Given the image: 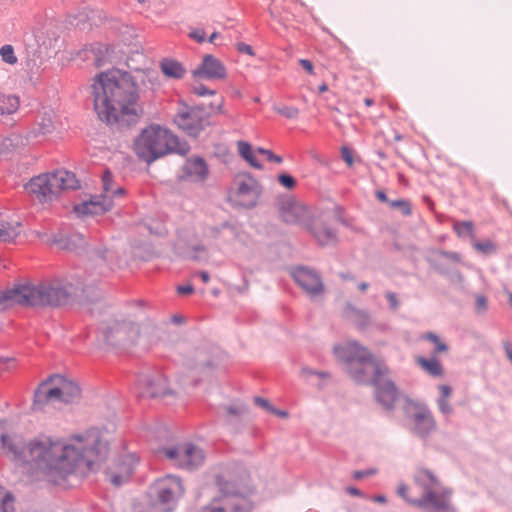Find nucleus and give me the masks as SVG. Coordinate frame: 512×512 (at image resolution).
Returning a JSON list of instances; mask_svg holds the SVG:
<instances>
[{
	"mask_svg": "<svg viewBox=\"0 0 512 512\" xmlns=\"http://www.w3.org/2000/svg\"><path fill=\"white\" fill-rule=\"evenodd\" d=\"M2 428L0 422V449L14 462L26 465L32 478L57 485L84 468L92 469L108 453V443L97 429L66 439L40 434L24 442L18 435H5Z\"/></svg>",
	"mask_w": 512,
	"mask_h": 512,
	"instance_id": "obj_1",
	"label": "nucleus"
},
{
	"mask_svg": "<svg viewBox=\"0 0 512 512\" xmlns=\"http://www.w3.org/2000/svg\"><path fill=\"white\" fill-rule=\"evenodd\" d=\"M94 109L108 124L133 121L142 114L135 79L118 70L100 73L92 84Z\"/></svg>",
	"mask_w": 512,
	"mask_h": 512,
	"instance_id": "obj_2",
	"label": "nucleus"
},
{
	"mask_svg": "<svg viewBox=\"0 0 512 512\" xmlns=\"http://www.w3.org/2000/svg\"><path fill=\"white\" fill-rule=\"evenodd\" d=\"M68 296L69 293L58 280L41 282L37 285L25 281L0 290V305L58 306L65 302Z\"/></svg>",
	"mask_w": 512,
	"mask_h": 512,
	"instance_id": "obj_3",
	"label": "nucleus"
},
{
	"mask_svg": "<svg viewBox=\"0 0 512 512\" xmlns=\"http://www.w3.org/2000/svg\"><path fill=\"white\" fill-rule=\"evenodd\" d=\"M133 149L136 155L147 163L171 152L180 154L188 152V147L181 145L176 135L158 124H151L144 128L135 139Z\"/></svg>",
	"mask_w": 512,
	"mask_h": 512,
	"instance_id": "obj_4",
	"label": "nucleus"
},
{
	"mask_svg": "<svg viewBox=\"0 0 512 512\" xmlns=\"http://www.w3.org/2000/svg\"><path fill=\"white\" fill-rule=\"evenodd\" d=\"M414 482L421 490V497L408 498V488L404 484L398 486V495L413 506L429 507L436 512H450V494L447 491H440L438 489V480L430 471L419 469L414 475Z\"/></svg>",
	"mask_w": 512,
	"mask_h": 512,
	"instance_id": "obj_5",
	"label": "nucleus"
},
{
	"mask_svg": "<svg viewBox=\"0 0 512 512\" xmlns=\"http://www.w3.org/2000/svg\"><path fill=\"white\" fill-rule=\"evenodd\" d=\"M78 187L75 175L66 170H58L53 173L41 174L32 178L25 189L32 198L45 204L55 200L64 190Z\"/></svg>",
	"mask_w": 512,
	"mask_h": 512,
	"instance_id": "obj_6",
	"label": "nucleus"
},
{
	"mask_svg": "<svg viewBox=\"0 0 512 512\" xmlns=\"http://www.w3.org/2000/svg\"><path fill=\"white\" fill-rule=\"evenodd\" d=\"M80 396V387L74 381L54 375L42 381L35 390L33 407L42 409L49 403H74Z\"/></svg>",
	"mask_w": 512,
	"mask_h": 512,
	"instance_id": "obj_7",
	"label": "nucleus"
},
{
	"mask_svg": "<svg viewBox=\"0 0 512 512\" xmlns=\"http://www.w3.org/2000/svg\"><path fill=\"white\" fill-rule=\"evenodd\" d=\"M336 355L348 364V372L359 383L365 382V373L371 368L374 372L382 371L380 362L374 360L369 350L357 342H348L335 349Z\"/></svg>",
	"mask_w": 512,
	"mask_h": 512,
	"instance_id": "obj_8",
	"label": "nucleus"
},
{
	"mask_svg": "<svg viewBox=\"0 0 512 512\" xmlns=\"http://www.w3.org/2000/svg\"><path fill=\"white\" fill-rule=\"evenodd\" d=\"M103 191L99 196L92 197L89 201H84L76 205L74 210L79 216L101 215L111 210L115 201L121 199L125 190L123 187L115 185L112 174L105 171L102 176Z\"/></svg>",
	"mask_w": 512,
	"mask_h": 512,
	"instance_id": "obj_9",
	"label": "nucleus"
},
{
	"mask_svg": "<svg viewBox=\"0 0 512 512\" xmlns=\"http://www.w3.org/2000/svg\"><path fill=\"white\" fill-rule=\"evenodd\" d=\"M260 194L258 181L248 173H239L233 180L228 197L233 205L252 208L257 204Z\"/></svg>",
	"mask_w": 512,
	"mask_h": 512,
	"instance_id": "obj_10",
	"label": "nucleus"
},
{
	"mask_svg": "<svg viewBox=\"0 0 512 512\" xmlns=\"http://www.w3.org/2000/svg\"><path fill=\"white\" fill-rule=\"evenodd\" d=\"M101 331L105 341L111 345L132 342L139 336L138 325L130 319L127 320L122 314L105 320L101 325Z\"/></svg>",
	"mask_w": 512,
	"mask_h": 512,
	"instance_id": "obj_11",
	"label": "nucleus"
},
{
	"mask_svg": "<svg viewBox=\"0 0 512 512\" xmlns=\"http://www.w3.org/2000/svg\"><path fill=\"white\" fill-rule=\"evenodd\" d=\"M223 359L222 351L213 345L203 344L190 349L186 356V364L200 372H209L220 366Z\"/></svg>",
	"mask_w": 512,
	"mask_h": 512,
	"instance_id": "obj_12",
	"label": "nucleus"
},
{
	"mask_svg": "<svg viewBox=\"0 0 512 512\" xmlns=\"http://www.w3.org/2000/svg\"><path fill=\"white\" fill-rule=\"evenodd\" d=\"M315 215L316 213L313 210L295 198L286 200L280 207V217L286 224L298 225L305 229L309 226Z\"/></svg>",
	"mask_w": 512,
	"mask_h": 512,
	"instance_id": "obj_13",
	"label": "nucleus"
},
{
	"mask_svg": "<svg viewBox=\"0 0 512 512\" xmlns=\"http://www.w3.org/2000/svg\"><path fill=\"white\" fill-rule=\"evenodd\" d=\"M163 455L173 461V463L185 469L196 468L203 463L204 454L201 449L192 445L185 444L175 448H165Z\"/></svg>",
	"mask_w": 512,
	"mask_h": 512,
	"instance_id": "obj_14",
	"label": "nucleus"
},
{
	"mask_svg": "<svg viewBox=\"0 0 512 512\" xmlns=\"http://www.w3.org/2000/svg\"><path fill=\"white\" fill-rule=\"evenodd\" d=\"M406 411L416 434L426 436L435 429V420L427 407L411 403L407 406Z\"/></svg>",
	"mask_w": 512,
	"mask_h": 512,
	"instance_id": "obj_15",
	"label": "nucleus"
},
{
	"mask_svg": "<svg viewBox=\"0 0 512 512\" xmlns=\"http://www.w3.org/2000/svg\"><path fill=\"white\" fill-rule=\"evenodd\" d=\"M292 277L298 286L310 297L320 296L324 292L321 277L313 270L300 267L292 272Z\"/></svg>",
	"mask_w": 512,
	"mask_h": 512,
	"instance_id": "obj_16",
	"label": "nucleus"
},
{
	"mask_svg": "<svg viewBox=\"0 0 512 512\" xmlns=\"http://www.w3.org/2000/svg\"><path fill=\"white\" fill-rule=\"evenodd\" d=\"M382 371L379 373H375V377L373 379V385L376 386V398L378 402L387 410H390L394 407V404L397 400L398 393L395 385L387 379H384L383 376L387 373L386 367L381 366Z\"/></svg>",
	"mask_w": 512,
	"mask_h": 512,
	"instance_id": "obj_17",
	"label": "nucleus"
},
{
	"mask_svg": "<svg viewBox=\"0 0 512 512\" xmlns=\"http://www.w3.org/2000/svg\"><path fill=\"white\" fill-rule=\"evenodd\" d=\"M137 464V458L132 453H126L115 460L109 468L108 476L115 486H120L132 475Z\"/></svg>",
	"mask_w": 512,
	"mask_h": 512,
	"instance_id": "obj_18",
	"label": "nucleus"
},
{
	"mask_svg": "<svg viewBox=\"0 0 512 512\" xmlns=\"http://www.w3.org/2000/svg\"><path fill=\"white\" fill-rule=\"evenodd\" d=\"M193 76L211 80H222L226 78V68L219 59L212 55H206L201 64L193 71Z\"/></svg>",
	"mask_w": 512,
	"mask_h": 512,
	"instance_id": "obj_19",
	"label": "nucleus"
},
{
	"mask_svg": "<svg viewBox=\"0 0 512 512\" xmlns=\"http://www.w3.org/2000/svg\"><path fill=\"white\" fill-rule=\"evenodd\" d=\"M320 245H330L336 242V232L322 215L316 214L306 228Z\"/></svg>",
	"mask_w": 512,
	"mask_h": 512,
	"instance_id": "obj_20",
	"label": "nucleus"
},
{
	"mask_svg": "<svg viewBox=\"0 0 512 512\" xmlns=\"http://www.w3.org/2000/svg\"><path fill=\"white\" fill-rule=\"evenodd\" d=\"M156 489L158 499L163 504L173 502L184 492L180 479L175 476H167L158 481Z\"/></svg>",
	"mask_w": 512,
	"mask_h": 512,
	"instance_id": "obj_21",
	"label": "nucleus"
},
{
	"mask_svg": "<svg viewBox=\"0 0 512 512\" xmlns=\"http://www.w3.org/2000/svg\"><path fill=\"white\" fill-rule=\"evenodd\" d=\"M208 174L209 169L205 160L200 157H192L187 159L183 165L181 177L192 182H203L207 179Z\"/></svg>",
	"mask_w": 512,
	"mask_h": 512,
	"instance_id": "obj_22",
	"label": "nucleus"
},
{
	"mask_svg": "<svg viewBox=\"0 0 512 512\" xmlns=\"http://www.w3.org/2000/svg\"><path fill=\"white\" fill-rule=\"evenodd\" d=\"M248 503L245 499L224 496L205 507L202 512H248Z\"/></svg>",
	"mask_w": 512,
	"mask_h": 512,
	"instance_id": "obj_23",
	"label": "nucleus"
},
{
	"mask_svg": "<svg viewBox=\"0 0 512 512\" xmlns=\"http://www.w3.org/2000/svg\"><path fill=\"white\" fill-rule=\"evenodd\" d=\"M175 124L188 135L197 136L203 129V121L194 111L182 110L174 118Z\"/></svg>",
	"mask_w": 512,
	"mask_h": 512,
	"instance_id": "obj_24",
	"label": "nucleus"
},
{
	"mask_svg": "<svg viewBox=\"0 0 512 512\" xmlns=\"http://www.w3.org/2000/svg\"><path fill=\"white\" fill-rule=\"evenodd\" d=\"M60 126L61 123L58 116L53 111L46 112L38 122L35 134L40 136H48L58 132Z\"/></svg>",
	"mask_w": 512,
	"mask_h": 512,
	"instance_id": "obj_25",
	"label": "nucleus"
},
{
	"mask_svg": "<svg viewBox=\"0 0 512 512\" xmlns=\"http://www.w3.org/2000/svg\"><path fill=\"white\" fill-rule=\"evenodd\" d=\"M415 361L424 372L434 378H440L444 375L443 365L434 355L430 358L417 356Z\"/></svg>",
	"mask_w": 512,
	"mask_h": 512,
	"instance_id": "obj_26",
	"label": "nucleus"
},
{
	"mask_svg": "<svg viewBox=\"0 0 512 512\" xmlns=\"http://www.w3.org/2000/svg\"><path fill=\"white\" fill-rule=\"evenodd\" d=\"M22 232V224L17 220L0 219V241L13 242Z\"/></svg>",
	"mask_w": 512,
	"mask_h": 512,
	"instance_id": "obj_27",
	"label": "nucleus"
},
{
	"mask_svg": "<svg viewBox=\"0 0 512 512\" xmlns=\"http://www.w3.org/2000/svg\"><path fill=\"white\" fill-rule=\"evenodd\" d=\"M159 66L162 73L168 78L181 79L186 73L184 66L175 59L164 58L160 61Z\"/></svg>",
	"mask_w": 512,
	"mask_h": 512,
	"instance_id": "obj_28",
	"label": "nucleus"
},
{
	"mask_svg": "<svg viewBox=\"0 0 512 512\" xmlns=\"http://www.w3.org/2000/svg\"><path fill=\"white\" fill-rule=\"evenodd\" d=\"M146 393L150 397L167 396L170 393L167 379L163 376H155L149 381Z\"/></svg>",
	"mask_w": 512,
	"mask_h": 512,
	"instance_id": "obj_29",
	"label": "nucleus"
},
{
	"mask_svg": "<svg viewBox=\"0 0 512 512\" xmlns=\"http://www.w3.org/2000/svg\"><path fill=\"white\" fill-rule=\"evenodd\" d=\"M237 149L239 155L245 159L252 167L256 169H262L263 165L257 159V154H259V152H257V150L253 151L251 145L248 142L238 141Z\"/></svg>",
	"mask_w": 512,
	"mask_h": 512,
	"instance_id": "obj_30",
	"label": "nucleus"
},
{
	"mask_svg": "<svg viewBox=\"0 0 512 512\" xmlns=\"http://www.w3.org/2000/svg\"><path fill=\"white\" fill-rule=\"evenodd\" d=\"M20 101L16 95L0 92V114L11 115L19 109Z\"/></svg>",
	"mask_w": 512,
	"mask_h": 512,
	"instance_id": "obj_31",
	"label": "nucleus"
},
{
	"mask_svg": "<svg viewBox=\"0 0 512 512\" xmlns=\"http://www.w3.org/2000/svg\"><path fill=\"white\" fill-rule=\"evenodd\" d=\"M420 339L429 341L433 346V355L436 356L437 354L441 353H447L449 350L448 345L442 341V339L433 332H427L420 336Z\"/></svg>",
	"mask_w": 512,
	"mask_h": 512,
	"instance_id": "obj_32",
	"label": "nucleus"
},
{
	"mask_svg": "<svg viewBox=\"0 0 512 512\" xmlns=\"http://www.w3.org/2000/svg\"><path fill=\"white\" fill-rule=\"evenodd\" d=\"M0 512H16L13 497L0 487Z\"/></svg>",
	"mask_w": 512,
	"mask_h": 512,
	"instance_id": "obj_33",
	"label": "nucleus"
},
{
	"mask_svg": "<svg viewBox=\"0 0 512 512\" xmlns=\"http://www.w3.org/2000/svg\"><path fill=\"white\" fill-rule=\"evenodd\" d=\"M454 230L459 236H469L474 240V225L471 221L455 222Z\"/></svg>",
	"mask_w": 512,
	"mask_h": 512,
	"instance_id": "obj_34",
	"label": "nucleus"
},
{
	"mask_svg": "<svg viewBox=\"0 0 512 512\" xmlns=\"http://www.w3.org/2000/svg\"><path fill=\"white\" fill-rule=\"evenodd\" d=\"M0 56L2 61L9 65H15L18 62V58L15 55L14 48L10 44L3 45L0 48Z\"/></svg>",
	"mask_w": 512,
	"mask_h": 512,
	"instance_id": "obj_35",
	"label": "nucleus"
},
{
	"mask_svg": "<svg viewBox=\"0 0 512 512\" xmlns=\"http://www.w3.org/2000/svg\"><path fill=\"white\" fill-rule=\"evenodd\" d=\"M273 109L287 119H296L299 115V109L295 106L275 105Z\"/></svg>",
	"mask_w": 512,
	"mask_h": 512,
	"instance_id": "obj_36",
	"label": "nucleus"
},
{
	"mask_svg": "<svg viewBox=\"0 0 512 512\" xmlns=\"http://www.w3.org/2000/svg\"><path fill=\"white\" fill-rule=\"evenodd\" d=\"M473 247L476 251L484 255L492 254L496 251V245L491 240H484L482 242L474 240Z\"/></svg>",
	"mask_w": 512,
	"mask_h": 512,
	"instance_id": "obj_37",
	"label": "nucleus"
},
{
	"mask_svg": "<svg viewBox=\"0 0 512 512\" xmlns=\"http://www.w3.org/2000/svg\"><path fill=\"white\" fill-rule=\"evenodd\" d=\"M389 205L391 208L399 209L403 215H410L412 212L409 201L404 199L390 201Z\"/></svg>",
	"mask_w": 512,
	"mask_h": 512,
	"instance_id": "obj_38",
	"label": "nucleus"
},
{
	"mask_svg": "<svg viewBox=\"0 0 512 512\" xmlns=\"http://www.w3.org/2000/svg\"><path fill=\"white\" fill-rule=\"evenodd\" d=\"M278 182L280 185H282L284 188L288 190H292L296 187V180L294 177H292L289 174L283 173L278 175Z\"/></svg>",
	"mask_w": 512,
	"mask_h": 512,
	"instance_id": "obj_39",
	"label": "nucleus"
},
{
	"mask_svg": "<svg viewBox=\"0 0 512 512\" xmlns=\"http://www.w3.org/2000/svg\"><path fill=\"white\" fill-rule=\"evenodd\" d=\"M257 152L259 154L266 156L267 160L270 162L282 163V157L275 155L271 150H267L264 148H258Z\"/></svg>",
	"mask_w": 512,
	"mask_h": 512,
	"instance_id": "obj_40",
	"label": "nucleus"
},
{
	"mask_svg": "<svg viewBox=\"0 0 512 512\" xmlns=\"http://www.w3.org/2000/svg\"><path fill=\"white\" fill-rule=\"evenodd\" d=\"M377 469L376 468H369V469H366V470H361V471H354L352 476L355 480H360L362 478H365V477H369V476H373L377 473Z\"/></svg>",
	"mask_w": 512,
	"mask_h": 512,
	"instance_id": "obj_41",
	"label": "nucleus"
},
{
	"mask_svg": "<svg viewBox=\"0 0 512 512\" xmlns=\"http://www.w3.org/2000/svg\"><path fill=\"white\" fill-rule=\"evenodd\" d=\"M437 404L441 413L445 415H449L452 413V407L449 403V399L439 398Z\"/></svg>",
	"mask_w": 512,
	"mask_h": 512,
	"instance_id": "obj_42",
	"label": "nucleus"
},
{
	"mask_svg": "<svg viewBox=\"0 0 512 512\" xmlns=\"http://www.w3.org/2000/svg\"><path fill=\"white\" fill-rule=\"evenodd\" d=\"M15 366V359L0 357V373L4 370L12 369Z\"/></svg>",
	"mask_w": 512,
	"mask_h": 512,
	"instance_id": "obj_43",
	"label": "nucleus"
},
{
	"mask_svg": "<svg viewBox=\"0 0 512 512\" xmlns=\"http://www.w3.org/2000/svg\"><path fill=\"white\" fill-rule=\"evenodd\" d=\"M193 93L198 96H205V95H214L215 91L209 90L204 85L199 84L195 85L192 89Z\"/></svg>",
	"mask_w": 512,
	"mask_h": 512,
	"instance_id": "obj_44",
	"label": "nucleus"
},
{
	"mask_svg": "<svg viewBox=\"0 0 512 512\" xmlns=\"http://www.w3.org/2000/svg\"><path fill=\"white\" fill-rule=\"evenodd\" d=\"M438 390L440 392L439 398H444V399L450 398L451 393H452V389L450 386L442 384V385L438 386Z\"/></svg>",
	"mask_w": 512,
	"mask_h": 512,
	"instance_id": "obj_45",
	"label": "nucleus"
},
{
	"mask_svg": "<svg viewBox=\"0 0 512 512\" xmlns=\"http://www.w3.org/2000/svg\"><path fill=\"white\" fill-rule=\"evenodd\" d=\"M254 401H255V403L258 406H260V407H262V408H264V409H266V410H268L270 412H274V409H273V407L271 406V404L269 403L268 400H266L264 398H261V397H256L254 399Z\"/></svg>",
	"mask_w": 512,
	"mask_h": 512,
	"instance_id": "obj_46",
	"label": "nucleus"
},
{
	"mask_svg": "<svg viewBox=\"0 0 512 512\" xmlns=\"http://www.w3.org/2000/svg\"><path fill=\"white\" fill-rule=\"evenodd\" d=\"M188 248L191 253H194V258H197L198 254L206 252V247L203 244L189 245Z\"/></svg>",
	"mask_w": 512,
	"mask_h": 512,
	"instance_id": "obj_47",
	"label": "nucleus"
},
{
	"mask_svg": "<svg viewBox=\"0 0 512 512\" xmlns=\"http://www.w3.org/2000/svg\"><path fill=\"white\" fill-rule=\"evenodd\" d=\"M299 64L307 71L308 74L314 75V66L308 59H300Z\"/></svg>",
	"mask_w": 512,
	"mask_h": 512,
	"instance_id": "obj_48",
	"label": "nucleus"
},
{
	"mask_svg": "<svg viewBox=\"0 0 512 512\" xmlns=\"http://www.w3.org/2000/svg\"><path fill=\"white\" fill-rule=\"evenodd\" d=\"M342 158L348 164V166L353 165V155L348 148H342Z\"/></svg>",
	"mask_w": 512,
	"mask_h": 512,
	"instance_id": "obj_49",
	"label": "nucleus"
},
{
	"mask_svg": "<svg viewBox=\"0 0 512 512\" xmlns=\"http://www.w3.org/2000/svg\"><path fill=\"white\" fill-rule=\"evenodd\" d=\"M190 36L197 42H203L205 40V32L203 30H195L190 33Z\"/></svg>",
	"mask_w": 512,
	"mask_h": 512,
	"instance_id": "obj_50",
	"label": "nucleus"
},
{
	"mask_svg": "<svg viewBox=\"0 0 512 512\" xmlns=\"http://www.w3.org/2000/svg\"><path fill=\"white\" fill-rule=\"evenodd\" d=\"M386 298H387L388 302L390 303V306L393 309H397L398 308L399 302H398L397 297H396V295L394 293L388 292L386 294Z\"/></svg>",
	"mask_w": 512,
	"mask_h": 512,
	"instance_id": "obj_51",
	"label": "nucleus"
},
{
	"mask_svg": "<svg viewBox=\"0 0 512 512\" xmlns=\"http://www.w3.org/2000/svg\"><path fill=\"white\" fill-rule=\"evenodd\" d=\"M238 47V51L242 52V53H245V54H248V55H253V50H252V47L248 44H245V43H239L237 45Z\"/></svg>",
	"mask_w": 512,
	"mask_h": 512,
	"instance_id": "obj_52",
	"label": "nucleus"
},
{
	"mask_svg": "<svg viewBox=\"0 0 512 512\" xmlns=\"http://www.w3.org/2000/svg\"><path fill=\"white\" fill-rule=\"evenodd\" d=\"M177 291L179 294L187 295V294H191L194 291V289H193V286H191V285H185V286H179L177 288Z\"/></svg>",
	"mask_w": 512,
	"mask_h": 512,
	"instance_id": "obj_53",
	"label": "nucleus"
},
{
	"mask_svg": "<svg viewBox=\"0 0 512 512\" xmlns=\"http://www.w3.org/2000/svg\"><path fill=\"white\" fill-rule=\"evenodd\" d=\"M503 347L507 358L512 362V345L509 342H505Z\"/></svg>",
	"mask_w": 512,
	"mask_h": 512,
	"instance_id": "obj_54",
	"label": "nucleus"
},
{
	"mask_svg": "<svg viewBox=\"0 0 512 512\" xmlns=\"http://www.w3.org/2000/svg\"><path fill=\"white\" fill-rule=\"evenodd\" d=\"M477 306L479 309H485L486 308V305H487V302H486V299L485 297L483 296H479L477 297Z\"/></svg>",
	"mask_w": 512,
	"mask_h": 512,
	"instance_id": "obj_55",
	"label": "nucleus"
},
{
	"mask_svg": "<svg viewBox=\"0 0 512 512\" xmlns=\"http://www.w3.org/2000/svg\"><path fill=\"white\" fill-rule=\"evenodd\" d=\"M195 276H199L204 283H208L210 280L209 274L205 271L198 272Z\"/></svg>",
	"mask_w": 512,
	"mask_h": 512,
	"instance_id": "obj_56",
	"label": "nucleus"
},
{
	"mask_svg": "<svg viewBox=\"0 0 512 512\" xmlns=\"http://www.w3.org/2000/svg\"><path fill=\"white\" fill-rule=\"evenodd\" d=\"M376 197H377V199H378L379 201H381V202H387L388 204H389V202H390V200H388V198H387V196H386L385 192H383V191H377V192H376Z\"/></svg>",
	"mask_w": 512,
	"mask_h": 512,
	"instance_id": "obj_57",
	"label": "nucleus"
},
{
	"mask_svg": "<svg viewBox=\"0 0 512 512\" xmlns=\"http://www.w3.org/2000/svg\"><path fill=\"white\" fill-rule=\"evenodd\" d=\"M347 492L351 495H354V496H360L361 495V492L359 489L355 488V487H348L347 488Z\"/></svg>",
	"mask_w": 512,
	"mask_h": 512,
	"instance_id": "obj_58",
	"label": "nucleus"
},
{
	"mask_svg": "<svg viewBox=\"0 0 512 512\" xmlns=\"http://www.w3.org/2000/svg\"><path fill=\"white\" fill-rule=\"evenodd\" d=\"M11 145V140L10 139H5L3 140L1 143H0V154H2V147L4 148H8L9 146Z\"/></svg>",
	"mask_w": 512,
	"mask_h": 512,
	"instance_id": "obj_59",
	"label": "nucleus"
},
{
	"mask_svg": "<svg viewBox=\"0 0 512 512\" xmlns=\"http://www.w3.org/2000/svg\"><path fill=\"white\" fill-rule=\"evenodd\" d=\"M368 286H369V285H368V283H366V282H362V283H360V284H359V286H358V287H359V289H360L362 292H365V291L368 289Z\"/></svg>",
	"mask_w": 512,
	"mask_h": 512,
	"instance_id": "obj_60",
	"label": "nucleus"
},
{
	"mask_svg": "<svg viewBox=\"0 0 512 512\" xmlns=\"http://www.w3.org/2000/svg\"><path fill=\"white\" fill-rule=\"evenodd\" d=\"M374 500H375L376 502H379V503H385V502H386V498H385V496H382V495L376 496V497L374 498Z\"/></svg>",
	"mask_w": 512,
	"mask_h": 512,
	"instance_id": "obj_61",
	"label": "nucleus"
},
{
	"mask_svg": "<svg viewBox=\"0 0 512 512\" xmlns=\"http://www.w3.org/2000/svg\"><path fill=\"white\" fill-rule=\"evenodd\" d=\"M364 103H365V105H366L367 107H370V106H372V105H373L374 101H373V99H371V98H366V99L364 100Z\"/></svg>",
	"mask_w": 512,
	"mask_h": 512,
	"instance_id": "obj_62",
	"label": "nucleus"
},
{
	"mask_svg": "<svg viewBox=\"0 0 512 512\" xmlns=\"http://www.w3.org/2000/svg\"><path fill=\"white\" fill-rule=\"evenodd\" d=\"M218 36H219V33H217V32L212 33L210 38H209V41L211 43H213L215 41V39L218 38Z\"/></svg>",
	"mask_w": 512,
	"mask_h": 512,
	"instance_id": "obj_63",
	"label": "nucleus"
},
{
	"mask_svg": "<svg viewBox=\"0 0 512 512\" xmlns=\"http://www.w3.org/2000/svg\"><path fill=\"white\" fill-rule=\"evenodd\" d=\"M273 413H276L277 415H279L281 417H286L287 416L286 412H284V411H276L275 409H274Z\"/></svg>",
	"mask_w": 512,
	"mask_h": 512,
	"instance_id": "obj_64",
	"label": "nucleus"
}]
</instances>
